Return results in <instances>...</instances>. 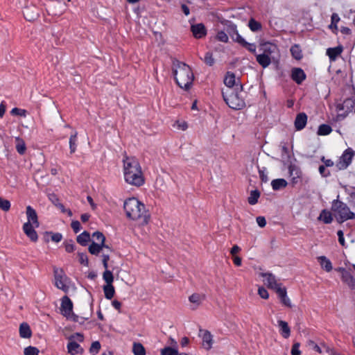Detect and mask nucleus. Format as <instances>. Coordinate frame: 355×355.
Masks as SVG:
<instances>
[{"label": "nucleus", "instance_id": "f257e3e1", "mask_svg": "<svg viewBox=\"0 0 355 355\" xmlns=\"http://www.w3.org/2000/svg\"><path fill=\"white\" fill-rule=\"evenodd\" d=\"M125 181L131 185L140 187L144 184V177L141 165L135 157L125 156L123 160Z\"/></svg>", "mask_w": 355, "mask_h": 355}, {"label": "nucleus", "instance_id": "f03ea898", "mask_svg": "<svg viewBox=\"0 0 355 355\" xmlns=\"http://www.w3.org/2000/svg\"><path fill=\"white\" fill-rule=\"evenodd\" d=\"M123 208L128 218L138 220L142 225L148 223L150 215L146 209L145 205L135 198L126 200Z\"/></svg>", "mask_w": 355, "mask_h": 355}, {"label": "nucleus", "instance_id": "7ed1b4c3", "mask_svg": "<svg viewBox=\"0 0 355 355\" xmlns=\"http://www.w3.org/2000/svg\"><path fill=\"white\" fill-rule=\"evenodd\" d=\"M173 72L178 85L184 89L190 88L193 81V73L191 67L178 60L173 61Z\"/></svg>", "mask_w": 355, "mask_h": 355}, {"label": "nucleus", "instance_id": "20e7f679", "mask_svg": "<svg viewBox=\"0 0 355 355\" xmlns=\"http://www.w3.org/2000/svg\"><path fill=\"white\" fill-rule=\"evenodd\" d=\"M223 96L227 105L232 109L241 110L245 106V101L241 96L243 85H236V89L226 88L223 89Z\"/></svg>", "mask_w": 355, "mask_h": 355}, {"label": "nucleus", "instance_id": "39448f33", "mask_svg": "<svg viewBox=\"0 0 355 355\" xmlns=\"http://www.w3.org/2000/svg\"><path fill=\"white\" fill-rule=\"evenodd\" d=\"M331 209L334 211V216L339 223L352 219L355 216L354 213L350 211L348 206L339 200H334L333 202Z\"/></svg>", "mask_w": 355, "mask_h": 355}, {"label": "nucleus", "instance_id": "423d86ee", "mask_svg": "<svg viewBox=\"0 0 355 355\" xmlns=\"http://www.w3.org/2000/svg\"><path fill=\"white\" fill-rule=\"evenodd\" d=\"M61 301L60 312L62 315L67 319L80 324L89 319L88 316L80 318L78 315L73 313V303L68 296L65 295L62 297Z\"/></svg>", "mask_w": 355, "mask_h": 355}, {"label": "nucleus", "instance_id": "0eeeda50", "mask_svg": "<svg viewBox=\"0 0 355 355\" xmlns=\"http://www.w3.org/2000/svg\"><path fill=\"white\" fill-rule=\"evenodd\" d=\"M88 250L89 253L93 255H99L102 259H110V256L113 252L112 249L105 243L103 245H97V243L93 241L89 246Z\"/></svg>", "mask_w": 355, "mask_h": 355}, {"label": "nucleus", "instance_id": "6e6552de", "mask_svg": "<svg viewBox=\"0 0 355 355\" xmlns=\"http://www.w3.org/2000/svg\"><path fill=\"white\" fill-rule=\"evenodd\" d=\"M55 286L64 292H67L69 290L68 277L64 274V272L61 268H54L53 269Z\"/></svg>", "mask_w": 355, "mask_h": 355}, {"label": "nucleus", "instance_id": "1a4fd4ad", "mask_svg": "<svg viewBox=\"0 0 355 355\" xmlns=\"http://www.w3.org/2000/svg\"><path fill=\"white\" fill-rule=\"evenodd\" d=\"M354 105V102L350 98H347L343 103L338 104L336 105V110L338 112L336 116L337 121L343 120L352 112Z\"/></svg>", "mask_w": 355, "mask_h": 355}, {"label": "nucleus", "instance_id": "9d476101", "mask_svg": "<svg viewBox=\"0 0 355 355\" xmlns=\"http://www.w3.org/2000/svg\"><path fill=\"white\" fill-rule=\"evenodd\" d=\"M354 156V151L349 148L346 149L337 162L336 166L338 170L346 169L352 163Z\"/></svg>", "mask_w": 355, "mask_h": 355}, {"label": "nucleus", "instance_id": "9b49d317", "mask_svg": "<svg viewBox=\"0 0 355 355\" xmlns=\"http://www.w3.org/2000/svg\"><path fill=\"white\" fill-rule=\"evenodd\" d=\"M261 276L264 278V284L269 288L275 290V292L278 288H282L281 284H279L275 278V276L272 273L266 272L261 273Z\"/></svg>", "mask_w": 355, "mask_h": 355}, {"label": "nucleus", "instance_id": "f8f14e48", "mask_svg": "<svg viewBox=\"0 0 355 355\" xmlns=\"http://www.w3.org/2000/svg\"><path fill=\"white\" fill-rule=\"evenodd\" d=\"M259 51L261 54L267 55L272 60H274L273 54L277 51V47L272 43L266 42L260 45Z\"/></svg>", "mask_w": 355, "mask_h": 355}, {"label": "nucleus", "instance_id": "ddd939ff", "mask_svg": "<svg viewBox=\"0 0 355 355\" xmlns=\"http://www.w3.org/2000/svg\"><path fill=\"white\" fill-rule=\"evenodd\" d=\"M199 336L202 338V347L205 349L209 350L212 347L213 344V336L211 333L207 330L200 329Z\"/></svg>", "mask_w": 355, "mask_h": 355}, {"label": "nucleus", "instance_id": "4468645a", "mask_svg": "<svg viewBox=\"0 0 355 355\" xmlns=\"http://www.w3.org/2000/svg\"><path fill=\"white\" fill-rule=\"evenodd\" d=\"M26 216L28 221L26 223H29L30 225H33L35 227H38L40 225L37 214L36 211L32 208L31 206L26 207Z\"/></svg>", "mask_w": 355, "mask_h": 355}, {"label": "nucleus", "instance_id": "2eb2a0df", "mask_svg": "<svg viewBox=\"0 0 355 355\" xmlns=\"http://www.w3.org/2000/svg\"><path fill=\"white\" fill-rule=\"evenodd\" d=\"M191 31L193 36L197 39L202 38L207 35L206 28L202 23L191 25Z\"/></svg>", "mask_w": 355, "mask_h": 355}, {"label": "nucleus", "instance_id": "dca6fc26", "mask_svg": "<svg viewBox=\"0 0 355 355\" xmlns=\"http://www.w3.org/2000/svg\"><path fill=\"white\" fill-rule=\"evenodd\" d=\"M224 83L227 88H233L236 89V85L241 84L239 78H236L234 73L228 71L224 78Z\"/></svg>", "mask_w": 355, "mask_h": 355}, {"label": "nucleus", "instance_id": "f3484780", "mask_svg": "<svg viewBox=\"0 0 355 355\" xmlns=\"http://www.w3.org/2000/svg\"><path fill=\"white\" fill-rule=\"evenodd\" d=\"M35 227L33 225H30L29 223H25L23 225L24 233L33 242H36L38 239L37 234L34 230Z\"/></svg>", "mask_w": 355, "mask_h": 355}, {"label": "nucleus", "instance_id": "a211bd4d", "mask_svg": "<svg viewBox=\"0 0 355 355\" xmlns=\"http://www.w3.org/2000/svg\"><path fill=\"white\" fill-rule=\"evenodd\" d=\"M24 17L28 21H33L39 15L38 10L35 6H26L23 10Z\"/></svg>", "mask_w": 355, "mask_h": 355}, {"label": "nucleus", "instance_id": "6ab92c4d", "mask_svg": "<svg viewBox=\"0 0 355 355\" xmlns=\"http://www.w3.org/2000/svg\"><path fill=\"white\" fill-rule=\"evenodd\" d=\"M291 78L297 84H301L306 78V74L300 68H293L291 71Z\"/></svg>", "mask_w": 355, "mask_h": 355}, {"label": "nucleus", "instance_id": "aec40b11", "mask_svg": "<svg viewBox=\"0 0 355 355\" xmlns=\"http://www.w3.org/2000/svg\"><path fill=\"white\" fill-rule=\"evenodd\" d=\"M307 116L305 113L301 112L296 116L295 120V128L297 130H302L306 125Z\"/></svg>", "mask_w": 355, "mask_h": 355}, {"label": "nucleus", "instance_id": "412c9836", "mask_svg": "<svg viewBox=\"0 0 355 355\" xmlns=\"http://www.w3.org/2000/svg\"><path fill=\"white\" fill-rule=\"evenodd\" d=\"M276 293L278 295V297L280 298L281 302L284 306H288L289 308L292 307L291 302L288 297L287 296V292L285 287L278 288Z\"/></svg>", "mask_w": 355, "mask_h": 355}, {"label": "nucleus", "instance_id": "4be33fe9", "mask_svg": "<svg viewBox=\"0 0 355 355\" xmlns=\"http://www.w3.org/2000/svg\"><path fill=\"white\" fill-rule=\"evenodd\" d=\"M68 353L71 355H76L78 354H82L83 349L80 345L74 340H69L67 344Z\"/></svg>", "mask_w": 355, "mask_h": 355}, {"label": "nucleus", "instance_id": "5701e85b", "mask_svg": "<svg viewBox=\"0 0 355 355\" xmlns=\"http://www.w3.org/2000/svg\"><path fill=\"white\" fill-rule=\"evenodd\" d=\"M278 326L279 327V333L284 338H288L291 335V329L286 321L278 320Z\"/></svg>", "mask_w": 355, "mask_h": 355}, {"label": "nucleus", "instance_id": "b1692460", "mask_svg": "<svg viewBox=\"0 0 355 355\" xmlns=\"http://www.w3.org/2000/svg\"><path fill=\"white\" fill-rule=\"evenodd\" d=\"M318 261L321 268L326 272H329L332 270L333 266L331 261L325 256H320L318 258Z\"/></svg>", "mask_w": 355, "mask_h": 355}, {"label": "nucleus", "instance_id": "393cba45", "mask_svg": "<svg viewBox=\"0 0 355 355\" xmlns=\"http://www.w3.org/2000/svg\"><path fill=\"white\" fill-rule=\"evenodd\" d=\"M19 331L21 338H30L32 336V331L29 324L26 322L20 324Z\"/></svg>", "mask_w": 355, "mask_h": 355}, {"label": "nucleus", "instance_id": "a878e982", "mask_svg": "<svg viewBox=\"0 0 355 355\" xmlns=\"http://www.w3.org/2000/svg\"><path fill=\"white\" fill-rule=\"evenodd\" d=\"M341 279L349 287L352 289L355 288V278L348 271L344 272L341 276Z\"/></svg>", "mask_w": 355, "mask_h": 355}, {"label": "nucleus", "instance_id": "bb28decb", "mask_svg": "<svg viewBox=\"0 0 355 355\" xmlns=\"http://www.w3.org/2000/svg\"><path fill=\"white\" fill-rule=\"evenodd\" d=\"M257 62L263 67H268L272 62V60L266 55L261 53L256 55Z\"/></svg>", "mask_w": 355, "mask_h": 355}, {"label": "nucleus", "instance_id": "cd10ccee", "mask_svg": "<svg viewBox=\"0 0 355 355\" xmlns=\"http://www.w3.org/2000/svg\"><path fill=\"white\" fill-rule=\"evenodd\" d=\"M287 182L282 178L275 179L271 182V186L273 190L277 191L285 188L287 186Z\"/></svg>", "mask_w": 355, "mask_h": 355}, {"label": "nucleus", "instance_id": "c85d7f7f", "mask_svg": "<svg viewBox=\"0 0 355 355\" xmlns=\"http://www.w3.org/2000/svg\"><path fill=\"white\" fill-rule=\"evenodd\" d=\"M318 219L319 220H322L325 224H329L332 222L333 218L330 211H327L326 209H323Z\"/></svg>", "mask_w": 355, "mask_h": 355}, {"label": "nucleus", "instance_id": "c756f323", "mask_svg": "<svg viewBox=\"0 0 355 355\" xmlns=\"http://www.w3.org/2000/svg\"><path fill=\"white\" fill-rule=\"evenodd\" d=\"M90 239L89 232L85 231L77 236V242L83 246H85Z\"/></svg>", "mask_w": 355, "mask_h": 355}, {"label": "nucleus", "instance_id": "7c9ffc66", "mask_svg": "<svg viewBox=\"0 0 355 355\" xmlns=\"http://www.w3.org/2000/svg\"><path fill=\"white\" fill-rule=\"evenodd\" d=\"M16 150L20 154L23 155L25 153L26 147L24 141L20 137H16Z\"/></svg>", "mask_w": 355, "mask_h": 355}, {"label": "nucleus", "instance_id": "2f4dec72", "mask_svg": "<svg viewBox=\"0 0 355 355\" xmlns=\"http://www.w3.org/2000/svg\"><path fill=\"white\" fill-rule=\"evenodd\" d=\"M103 291L105 293V297L108 300H111L115 293V290L112 284L105 285L103 286Z\"/></svg>", "mask_w": 355, "mask_h": 355}, {"label": "nucleus", "instance_id": "473e14b6", "mask_svg": "<svg viewBox=\"0 0 355 355\" xmlns=\"http://www.w3.org/2000/svg\"><path fill=\"white\" fill-rule=\"evenodd\" d=\"M342 53V48H329L327 51V54L329 57L330 60H334L336 57Z\"/></svg>", "mask_w": 355, "mask_h": 355}, {"label": "nucleus", "instance_id": "72a5a7b5", "mask_svg": "<svg viewBox=\"0 0 355 355\" xmlns=\"http://www.w3.org/2000/svg\"><path fill=\"white\" fill-rule=\"evenodd\" d=\"M134 355H146L144 347L140 343H134L132 347Z\"/></svg>", "mask_w": 355, "mask_h": 355}, {"label": "nucleus", "instance_id": "f704fd0d", "mask_svg": "<svg viewBox=\"0 0 355 355\" xmlns=\"http://www.w3.org/2000/svg\"><path fill=\"white\" fill-rule=\"evenodd\" d=\"M260 197V192L258 190H254L250 192V196L248 198V202L250 205H254L258 202Z\"/></svg>", "mask_w": 355, "mask_h": 355}, {"label": "nucleus", "instance_id": "c9c22d12", "mask_svg": "<svg viewBox=\"0 0 355 355\" xmlns=\"http://www.w3.org/2000/svg\"><path fill=\"white\" fill-rule=\"evenodd\" d=\"M204 299L205 295L198 293H194L189 297V301L196 304V306H199Z\"/></svg>", "mask_w": 355, "mask_h": 355}, {"label": "nucleus", "instance_id": "e433bc0d", "mask_svg": "<svg viewBox=\"0 0 355 355\" xmlns=\"http://www.w3.org/2000/svg\"><path fill=\"white\" fill-rule=\"evenodd\" d=\"M77 132H75L73 135H71L69 138V148L70 153H73L76 150L77 147Z\"/></svg>", "mask_w": 355, "mask_h": 355}, {"label": "nucleus", "instance_id": "4c0bfd02", "mask_svg": "<svg viewBox=\"0 0 355 355\" xmlns=\"http://www.w3.org/2000/svg\"><path fill=\"white\" fill-rule=\"evenodd\" d=\"M178 347H166L161 349V355H180Z\"/></svg>", "mask_w": 355, "mask_h": 355}, {"label": "nucleus", "instance_id": "58836bf2", "mask_svg": "<svg viewBox=\"0 0 355 355\" xmlns=\"http://www.w3.org/2000/svg\"><path fill=\"white\" fill-rule=\"evenodd\" d=\"M332 129L330 125L327 124H322L318 127V135H328L331 133Z\"/></svg>", "mask_w": 355, "mask_h": 355}, {"label": "nucleus", "instance_id": "ea45409f", "mask_svg": "<svg viewBox=\"0 0 355 355\" xmlns=\"http://www.w3.org/2000/svg\"><path fill=\"white\" fill-rule=\"evenodd\" d=\"M291 53L296 60H300L302 58V51L298 45L293 46L291 48Z\"/></svg>", "mask_w": 355, "mask_h": 355}, {"label": "nucleus", "instance_id": "a19ab883", "mask_svg": "<svg viewBox=\"0 0 355 355\" xmlns=\"http://www.w3.org/2000/svg\"><path fill=\"white\" fill-rule=\"evenodd\" d=\"M248 26L253 32L258 31L261 28V24L252 18L249 21Z\"/></svg>", "mask_w": 355, "mask_h": 355}, {"label": "nucleus", "instance_id": "79ce46f5", "mask_svg": "<svg viewBox=\"0 0 355 355\" xmlns=\"http://www.w3.org/2000/svg\"><path fill=\"white\" fill-rule=\"evenodd\" d=\"M103 278L106 282V284H112L114 277L110 270H105L103 274Z\"/></svg>", "mask_w": 355, "mask_h": 355}, {"label": "nucleus", "instance_id": "37998d69", "mask_svg": "<svg viewBox=\"0 0 355 355\" xmlns=\"http://www.w3.org/2000/svg\"><path fill=\"white\" fill-rule=\"evenodd\" d=\"M93 238L98 242L97 245H103L105 244V236L100 232H95L93 233Z\"/></svg>", "mask_w": 355, "mask_h": 355}, {"label": "nucleus", "instance_id": "c03bdc74", "mask_svg": "<svg viewBox=\"0 0 355 355\" xmlns=\"http://www.w3.org/2000/svg\"><path fill=\"white\" fill-rule=\"evenodd\" d=\"M24 355H39V349L33 346H28L24 349Z\"/></svg>", "mask_w": 355, "mask_h": 355}, {"label": "nucleus", "instance_id": "a18cd8bd", "mask_svg": "<svg viewBox=\"0 0 355 355\" xmlns=\"http://www.w3.org/2000/svg\"><path fill=\"white\" fill-rule=\"evenodd\" d=\"M10 208V202L9 200L3 199L0 196V209L4 211H8Z\"/></svg>", "mask_w": 355, "mask_h": 355}, {"label": "nucleus", "instance_id": "49530a36", "mask_svg": "<svg viewBox=\"0 0 355 355\" xmlns=\"http://www.w3.org/2000/svg\"><path fill=\"white\" fill-rule=\"evenodd\" d=\"M216 38L217 40L225 43H227L229 40L227 34L224 31H218Z\"/></svg>", "mask_w": 355, "mask_h": 355}, {"label": "nucleus", "instance_id": "de8ad7c7", "mask_svg": "<svg viewBox=\"0 0 355 355\" xmlns=\"http://www.w3.org/2000/svg\"><path fill=\"white\" fill-rule=\"evenodd\" d=\"M204 62L209 66H212L214 64L215 60L211 53L207 52L205 54Z\"/></svg>", "mask_w": 355, "mask_h": 355}, {"label": "nucleus", "instance_id": "09e8293b", "mask_svg": "<svg viewBox=\"0 0 355 355\" xmlns=\"http://www.w3.org/2000/svg\"><path fill=\"white\" fill-rule=\"evenodd\" d=\"M79 262L80 264L87 266L89 263L87 255L85 253L78 252Z\"/></svg>", "mask_w": 355, "mask_h": 355}, {"label": "nucleus", "instance_id": "8fccbe9b", "mask_svg": "<svg viewBox=\"0 0 355 355\" xmlns=\"http://www.w3.org/2000/svg\"><path fill=\"white\" fill-rule=\"evenodd\" d=\"M340 21V17L336 13H334L331 15V23L329 25L330 28H335L337 29V24Z\"/></svg>", "mask_w": 355, "mask_h": 355}, {"label": "nucleus", "instance_id": "3c124183", "mask_svg": "<svg viewBox=\"0 0 355 355\" xmlns=\"http://www.w3.org/2000/svg\"><path fill=\"white\" fill-rule=\"evenodd\" d=\"M226 31L230 37L235 35V34L238 33L236 26L233 24H230L227 26Z\"/></svg>", "mask_w": 355, "mask_h": 355}, {"label": "nucleus", "instance_id": "603ef678", "mask_svg": "<svg viewBox=\"0 0 355 355\" xmlns=\"http://www.w3.org/2000/svg\"><path fill=\"white\" fill-rule=\"evenodd\" d=\"M100 348H101L100 343L98 341H95V342L92 343V344L90 347L89 351L91 353L97 354L98 352V351L100 350Z\"/></svg>", "mask_w": 355, "mask_h": 355}, {"label": "nucleus", "instance_id": "864d4df0", "mask_svg": "<svg viewBox=\"0 0 355 355\" xmlns=\"http://www.w3.org/2000/svg\"><path fill=\"white\" fill-rule=\"evenodd\" d=\"M300 343H295L293 344L292 349H291V355H300L301 352L300 350Z\"/></svg>", "mask_w": 355, "mask_h": 355}, {"label": "nucleus", "instance_id": "5fc2aeb1", "mask_svg": "<svg viewBox=\"0 0 355 355\" xmlns=\"http://www.w3.org/2000/svg\"><path fill=\"white\" fill-rule=\"evenodd\" d=\"M232 40L243 46V44L245 43V40L239 35V32L235 34V35H232L231 37Z\"/></svg>", "mask_w": 355, "mask_h": 355}, {"label": "nucleus", "instance_id": "6e6d98bb", "mask_svg": "<svg viewBox=\"0 0 355 355\" xmlns=\"http://www.w3.org/2000/svg\"><path fill=\"white\" fill-rule=\"evenodd\" d=\"M78 340L79 342H83V340H84V337H83V335L80 334V333H76L73 335H71L69 338V340Z\"/></svg>", "mask_w": 355, "mask_h": 355}, {"label": "nucleus", "instance_id": "4d7b16f0", "mask_svg": "<svg viewBox=\"0 0 355 355\" xmlns=\"http://www.w3.org/2000/svg\"><path fill=\"white\" fill-rule=\"evenodd\" d=\"M242 46L246 48L249 51L253 53H256V46L254 44L248 43L245 41Z\"/></svg>", "mask_w": 355, "mask_h": 355}, {"label": "nucleus", "instance_id": "13d9d810", "mask_svg": "<svg viewBox=\"0 0 355 355\" xmlns=\"http://www.w3.org/2000/svg\"><path fill=\"white\" fill-rule=\"evenodd\" d=\"M258 293L263 299H268L269 297L267 290L263 287H259L258 289Z\"/></svg>", "mask_w": 355, "mask_h": 355}, {"label": "nucleus", "instance_id": "bf43d9fd", "mask_svg": "<svg viewBox=\"0 0 355 355\" xmlns=\"http://www.w3.org/2000/svg\"><path fill=\"white\" fill-rule=\"evenodd\" d=\"M71 226L75 233H78L81 229V225L78 220L72 221Z\"/></svg>", "mask_w": 355, "mask_h": 355}, {"label": "nucleus", "instance_id": "052dcab7", "mask_svg": "<svg viewBox=\"0 0 355 355\" xmlns=\"http://www.w3.org/2000/svg\"><path fill=\"white\" fill-rule=\"evenodd\" d=\"M64 247H65V250L67 252H72L75 250V245L71 241L70 242H67L64 244Z\"/></svg>", "mask_w": 355, "mask_h": 355}, {"label": "nucleus", "instance_id": "680f3d73", "mask_svg": "<svg viewBox=\"0 0 355 355\" xmlns=\"http://www.w3.org/2000/svg\"><path fill=\"white\" fill-rule=\"evenodd\" d=\"M257 223L260 227H264L266 225V220L263 216H258L256 218Z\"/></svg>", "mask_w": 355, "mask_h": 355}, {"label": "nucleus", "instance_id": "e2e57ef3", "mask_svg": "<svg viewBox=\"0 0 355 355\" xmlns=\"http://www.w3.org/2000/svg\"><path fill=\"white\" fill-rule=\"evenodd\" d=\"M26 111L24 110H21L19 108H13L11 110V114L14 115H21V116H25Z\"/></svg>", "mask_w": 355, "mask_h": 355}, {"label": "nucleus", "instance_id": "0e129e2a", "mask_svg": "<svg viewBox=\"0 0 355 355\" xmlns=\"http://www.w3.org/2000/svg\"><path fill=\"white\" fill-rule=\"evenodd\" d=\"M338 236V242L340 244L343 246H345V242L344 239V234L342 230H338L337 232Z\"/></svg>", "mask_w": 355, "mask_h": 355}, {"label": "nucleus", "instance_id": "69168bd1", "mask_svg": "<svg viewBox=\"0 0 355 355\" xmlns=\"http://www.w3.org/2000/svg\"><path fill=\"white\" fill-rule=\"evenodd\" d=\"M62 239V236L60 233H55L51 234V240L55 243L60 242Z\"/></svg>", "mask_w": 355, "mask_h": 355}, {"label": "nucleus", "instance_id": "338daca9", "mask_svg": "<svg viewBox=\"0 0 355 355\" xmlns=\"http://www.w3.org/2000/svg\"><path fill=\"white\" fill-rule=\"evenodd\" d=\"M321 161L324 164L325 166L330 167L334 166V162L331 159H325L324 157L321 158Z\"/></svg>", "mask_w": 355, "mask_h": 355}, {"label": "nucleus", "instance_id": "774afa93", "mask_svg": "<svg viewBox=\"0 0 355 355\" xmlns=\"http://www.w3.org/2000/svg\"><path fill=\"white\" fill-rule=\"evenodd\" d=\"M259 173L260 178L261 179V180L263 182H268V176L265 173L264 170L259 169Z\"/></svg>", "mask_w": 355, "mask_h": 355}]
</instances>
